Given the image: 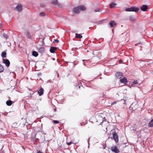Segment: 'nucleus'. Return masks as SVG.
Listing matches in <instances>:
<instances>
[{"mask_svg":"<svg viewBox=\"0 0 153 153\" xmlns=\"http://www.w3.org/2000/svg\"><path fill=\"white\" fill-rule=\"evenodd\" d=\"M139 9L136 7H131L130 8L126 9V11H134L135 12H138Z\"/></svg>","mask_w":153,"mask_h":153,"instance_id":"nucleus-1","label":"nucleus"},{"mask_svg":"<svg viewBox=\"0 0 153 153\" xmlns=\"http://www.w3.org/2000/svg\"><path fill=\"white\" fill-rule=\"evenodd\" d=\"M111 150L112 152H114L115 153H119L120 152L117 146L111 147Z\"/></svg>","mask_w":153,"mask_h":153,"instance_id":"nucleus-2","label":"nucleus"},{"mask_svg":"<svg viewBox=\"0 0 153 153\" xmlns=\"http://www.w3.org/2000/svg\"><path fill=\"white\" fill-rule=\"evenodd\" d=\"M113 137L116 143H118V137L117 133L115 132L113 134Z\"/></svg>","mask_w":153,"mask_h":153,"instance_id":"nucleus-3","label":"nucleus"},{"mask_svg":"<svg viewBox=\"0 0 153 153\" xmlns=\"http://www.w3.org/2000/svg\"><path fill=\"white\" fill-rule=\"evenodd\" d=\"M3 62L5 64L7 67H8L9 66L10 62L8 59H3Z\"/></svg>","mask_w":153,"mask_h":153,"instance_id":"nucleus-4","label":"nucleus"},{"mask_svg":"<svg viewBox=\"0 0 153 153\" xmlns=\"http://www.w3.org/2000/svg\"><path fill=\"white\" fill-rule=\"evenodd\" d=\"M115 76L118 79H120L123 76V73L121 72H117L115 74Z\"/></svg>","mask_w":153,"mask_h":153,"instance_id":"nucleus-5","label":"nucleus"},{"mask_svg":"<svg viewBox=\"0 0 153 153\" xmlns=\"http://www.w3.org/2000/svg\"><path fill=\"white\" fill-rule=\"evenodd\" d=\"M148 8V6L146 5H144L140 7V9L143 11H146Z\"/></svg>","mask_w":153,"mask_h":153,"instance_id":"nucleus-6","label":"nucleus"},{"mask_svg":"<svg viewBox=\"0 0 153 153\" xmlns=\"http://www.w3.org/2000/svg\"><path fill=\"white\" fill-rule=\"evenodd\" d=\"M22 9V6L21 5H18L15 9V10L18 11H21Z\"/></svg>","mask_w":153,"mask_h":153,"instance_id":"nucleus-7","label":"nucleus"},{"mask_svg":"<svg viewBox=\"0 0 153 153\" xmlns=\"http://www.w3.org/2000/svg\"><path fill=\"white\" fill-rule=\"evenodd\" d=\"M109 25H110V27H113L114 26L116 25V23L114 21H112L110 22L109 23Z\"/></svg>","mask_w":153,"mask_h":153,"instance_id":"nucleus-8","label":"nucleus"},{"mask_svg":"<svg viewBox=\"0 0 153 153\" xmlns=\"http://www.w3.org/2000/svg\"><path fill=\"white\" fill-rule=\"evenodd\" d=\"M120 81L121 83L125 84L127 82V80L126 78L124 77L123 79H120Z\"/></svg>","mask_w":153,"mask_h":153,"instance_id":"nucleus-9","label":"nucleus"},{"mask_svg":"<svg viewBox=\"0 0 153 153\" xmlns=\"http://www.w3.org/2000/svg\"><path fill=\"white\" fill-rule=\"evenodd\" d=\"M44 89L42 87L38 91V93L39 96H41L43 94Z\"/></svg>","mask_w":153,"mask_h":153,"instance_id":"nucleus-10","label":"nucleus"},{"mask_svg":"<svg viewBox=\"0 0 153 153\" xmlns=\"http://www.w3.org/2000/svg\"><path fill=\"white\" fill-rule=\"evenodd\" d=\"M73 11L74 13H79L80 10L79 8H78V6L77 7H76L74 8L73 9Z\"/></svg>","mask_w":153,"mask_h":153,"instance_id":"nucleus-11","label":"nucleus"},{"mask_svg":"<svg viewBox=\"0 0 153 153\" xmlns=\"http://www.w3.org/2000/svg\"><path fill=\"white\" fill-rule=\"evenodd\" d=\"M57 48L55 47H51L50 51L51 53H54L55 52V50H56Z\"/></svg>","mask_w":153,"mask_h":153,"instance_id":"nucleus-12","label":"nucleus"},{"mask_svg":"<svg viewBox=\"0 0 153 153\" xmlns=\"http://www.w3.org/2000/svg\"><path fill=\"white\" fill-rule=\"evenodd\" d=\"M78 8H79L80 10L82 11H84L86 10V7L83 5H80L78 6Z\"/></svg>","mask_w":153,"mask_h":153,"instance_id":"nucleus-13","label":"nucleus"},{"mask_svg":"<svg viewBox=\"0 0 153 153\" xmlns=\"http://www.w3.org/2000/svg\"><path fill=\"white\" fill-rule=\"evenodd\" d=\"M26 35L27 38L29 39H31V35L29 32H27L26 33Z\"/></svg>","mask_w":153,"mask_h":153,"instance_id":"nucleus-14","label":"nucleus"},{"mask_svg":"<svg viewBox=\"0 0 153 153\" xmlns=\"http://www.w3.org/2000/svg\"><path fill=\"white\" fill-rule=\"evenodd\" d=\"M75 35H76L75 37L77 38L81 39L82 37V36L81 35V34L76 33Z\"/></svg>","mask_w":153,"mask_h":153,"instance_id":"nucleus-15","label":"nucleus"},{"mask_svg":"<svg viewBox=\"0 0 153 153\" xmlns=\"http://www.w3.org/2000/svg\"><path fill=\"white\" fill-rule=\"evenodd\" d=\"M6 104L8 106H10L12 104V101L10 100H8L6 102Z\"/></svg>","mask_w":153,"mask_h":153,"instance_id":"nucleus-16","label":"nucleus"},{"mask_svg":"<svg viewBox=\"0 0 153 153\" xmlns=\"http://www.w3.org/2000/svg\"><path fill=\"white\" fill-rule=\"evenodd\" d=\"M44 48L42 47L39 48V52L40 53H43L44 51Z\"/></svg>","mask_w":153,"mask_h":153,"instance_id":"nucleus-17","label":"nucleus"},{"mask_svg":"<svg viewBox=\"0 0 153 153\" xmlns=\"http://www.w3.org/2000/svg\"><path fill=\"white\" fill-rule=\"evenodd\" d=\"M148 126L150 127H153V119L151 120V121L149 123Z\"/></svg>","mask_w":153,"mask_h":153,"instance_id":"nucleus-18","label":"nucleus"},{"mask_svg":"<svg viewBox=\"0 0 153 153\" xmlns=\"http://www.w3.org/2000/svg\"><path fill=\"white\" fill-rule=\"evenodd\" d=\"M83 88V86L81 85V84L80 83H78V85L77 86H76V89H78L80 88Z\"/></svg>","mask_w":153,"mask_h":153,"instance_id":"nucleus-19","label":"nucleus"},{"mask_svg":"<svg viewBox=\"0 0 153 153\" xmlns=\"http://www.w3.org/2000/svg\"><path fill=\"white\" fill-rule=\"evenodd\" d=\"M6 53L5 51L1 53V56L2 58H4L6 57Z\"/></svg>","mask_w":153,"mask_h":153,"instance_id":"nucleus-20","label":"nucleus"},{"mask_svg":"<svg viewBox=\"0 0 153 153\" xmlns=\"http://www.w3.org/2000/svg\"><path fill=\"white\" fill-rule=\"evenodd\" d=\"M32 55L35 57H37L38 55V53L37 52L33 51L32 52Z\"/></svg>","mask_w":153,"mask_h":153,"instance_id":"nucleus-21","label":"nucleus"},{"mask_svg":"<svg viewBox=\"0 0 153 153\" xmlns=\"http://www.w3.org/2000/svg\"><path fill=\"white\" fill-rule=\"evenodd\" d=\"M109 5L110 7L111 8H112L114 7L116 5V3L113 2L111 3V4H110Z\"/></svg>","mask_w":153,"mask_h":153,"instance_id":"nucleus-22","label":"nucleus"},{"mask_svg":"<svg viewBox=\"0 0 153 153\" xmlns=\"http://www.w3.org/2000/svg\"><path fill=\"white\" fill-rule=\"evenodd\" d=\"M4 69L3 66L0 64V72H2L4 71Z\"/></svg>","mask_w":153,"mask_h":153,"instance_id":"nucleus-23","label":"nucleus"},{"mask_svg":"<svg viewBox=\"0 0 153 153\" xmlns=\"http://www.w3.org/2000/svg\"><path fill=\"white\" fill-rule=\"evenodd\" d=\"M51 2L53 4L55 5L57 4V0H52Z\"/></svg>","mask_w":153,"mask_h":153,"instance_id":"nucleus-24","label":"nucleus"},{"mask_svg":"<svg viewBox=\"0 0 153 153\" xmlns=\"http://www.w3.org/2000/svg\"><path fill=\"white\" fill-rule=\"evenodd\" d=\"M129 19L131 22H133L135 21V19L133 17H131L129 18Z\"/></svg>","mask_w":153,"mask_h":153,"instance_id":"nucleus-25","label":"nucleus"},{"mask_svg":"<svg viewBox=\"0 0 153 153\" xmlns=\"http://www.w3.org/2000/svg\"><path fill=\"white\" fill-rule=\"evenodd\" d=\"M100 11V9L99 8H97V9L94 10L95 12H97Z\"/></svg>","mask_w":153,"mask_h":153,"instance_id":"nucleus-26","label":"nucleus"},{"mask_svg":"<svg viewBox=\"0 0 153 153\" xmlns=\"http://www.w3.org/2000/svg\"><path fill=\"white\" fill-rule=\"evenodd\" d=\"M39 15L41 16H44L45 15V13H43V12L39 14Z\"/></svg>","mask_w":153,"mask_h":153,"instance_id":"nucleus-27","label":"nucleus"},{"mask_svg":"<svg viewBox=\"0 0 153 153\" xmlns=\"http://www.w3.org/2000/svg\"><path fill=\"white\" fill-rule=\"evenodd\" d=\"M133 84H138V82L137 80H134L133 82Z\"/></svg>","mask_w":153,"mask_h":153,"instance_id":"nucleus-28","label":"nucleus"},{"mask_svg":"<svg viewBox=\"0 0 153 153\" xmlns=\"http://www.w3.org/2000/svg\"><path fill=\"white\" fill-rule=\"evenodd\" d=\"M71 143V141L70 142H67V144L69 146V145H70Z\"/></svg>","mask_w":153,"mask_h":153,"instance_id":"nucleus-29","label":"nucleus"},{"mask_svg":"<svg viewBox=\"0 0 153 153\" xmlns=\"http://www.w3.org/2000/svg\"><path fill=\"white\" fill-rule=\"evenodd\" d=\"M3 36H4L6 38H7L8 37L5 34H4Z\"/></svg>","mask_w":153,"mask_h":153,"instance_id":"nucleus-30","label":"nucleus"},{"mask_svg":"<svg viewBox=\"0 0 153 153\" xmlns=\"http://www.w3.org/2000/svg\"><path fill=\"white\" fill-rule=\"evenodd\" d=\"M53 122L54 123H57V120H53Z\"/></svg>","mask_w":153,"mask_h":153,"instance_id":"nucleus-31","label":"nucleus"},{"mask_svg":"<svg viewBox=\"0 0 153 153\" xmlns=\"http://www.w3.org/2000/svg\"><path fill=\"white\" fill-rule=\"evenodd\" d=\"M116 102L115 101L114 102H113L111 103V105H113L115 104H116Z\"/></svg>","mask_w":153,"mask_h":153,"instance_id":"nucleus-32","label":"nucleus"},{"mask_svg":"<svg viewBox=\"0 0 153 153\" xmlns=\"http://www.w3.org/2000/svg\"><path fill=\"white\" fill-rule=\"evenodd\" d=\"M37 153H42V152H41L40 151H38L37 152Z\"/></svg>","mask_w":153,"mask_h":153,"instance_id":"nucleus-33","label":"nucleus"},{"mask_svg":"<svg viewBox=\"0 0 153 153\" xmlns=\"http://www.w3.org/2000/svg\"><path fill=\"white\" fill-rule=\"evenodd\" d=\"M58 7H60V5L58 3Z\"/></svg>","mask_w":153,"mask_h":153,"instance_id":"nucleus-34","label":"nucleus"},{"mask_svg":"<svg viewBox=\"0 0 153 153\" xmlns=\"http://www.w3.org/2000/svg\"><path fill=\"white\" fill-rule=\"evenodd\" d=\"M55 41L56 42H57V39H55Z\"/></svg>","mask_w":153,"mask_h":153,"instance_id":"nucleus-35","label":"nucleus"},{"mask_svg":"<svg viewBox=\"0 0 153 153\" xmlns=\"http://www.w3.org/2000/svg\"><path fill=\"white\" fill-rule=\"evenodd\" d=\"M90 138H89L88 139V141L89 142V140H90Z\"/></svg>","mask_w":153,"mask_h":153,"instance_id":"nucleus-36","label":"nucleus"},{"mask_svg":"<svg viewBox=\"0 0 153 153\" xmlns=\"http://www.w3.org/2000/svg\"><path fill=\"white\" fill-rule=\"evenodd\" d=\"M52 59H53V60H55V59L54 58H53Z\"/></svg>","mask_w":153,"mask_h":153,"instance_id":"nucleus-37","label":"nucleus"},{"mask_svg":"<svg viewBox=\"0 0 153 153\" xmlns=\"http://www.w3.org/2000/svg\"><path fill=\"white\" fill-rule=\"evenodd\" d=\"M54 111H56V108H55V109H54Z\"/></svg>","mask_w":153,"mask_h":153,"instance_id":"nucleus-38","label":"nucleus"},{"mask_svg":"<svg viewBox=\"0 0 153 153\" xmlns=\"http://www.w3.org/2000/svg\"><path fill=\"white\" fill-rule=\"evenodd\" d=\"M137 44H135V45L136 46H137Z\"/></svg>","mask_w":153,"mask_h":153,"instance_id":"nucleus-39","label":"nucleus"},{"mask_svg":"<svg viewBox=\"0 0 153 153\" xmlns=\"http://www.w3.org/2000/svg\"><path fill=\"white\" fill-rule=\"evenodd\" d=\"M102 122H103V121H102V122H101V123H100V124H101V123H102Z\"/></svg>","mask_w":153,"mask_h":153,"instance_id":"nucleus-40","label":"nucleus"},{"mask_svg":"<svg viewBox=\"0 0 153 153\" xmlns=\"http://www.w3.org/2000/svg\"><path fill=\"white\" fill-rule=\"evenodd\" d=\"M81 125H82V123H81Z\"/></svg>","mask_w":153,"mask_h":153,"instance_id":"nucleus-41","label":"nucleus"},{"mask_svg":"<svg viewBox=\"0 0 153 153\" xmlns=\"http://www.w3.org/2000/svg\"><path fill=\"white\" fill-rule=\"evenodd\" d=\"M59 74H58V77H59Z\"/></svg>","mask_w":153,"mask_h":153,"instance_id":"nucleus-42","label":"nucleus"},{"mask_svg":"<svg viewBox=\"0 0 153 153\" xmlns=\"http://www.w3.org/2000/svg\"><path fill=\"white\" fill-rule=\"evenodd\" d=\"M99 54H100V53H99Z\"/></svg>","mask_w":153,"mask_h":153,"instance_id":"nucleus-43","label":"nucleus"},{"mask_svg":"<svg viewBox=\"0 0 153 153\" xmlns=\"http://www.w3.org/2000/svg\"><path fill=\"white\" fill-rule=\"evenodd\" d=\"M58 42H59V41L58 40Z\"/></svg>","mask_w":153,"mask_h":153,"instance_id":"nucleus-44","label":"nucleus"}]
</instances>
